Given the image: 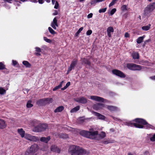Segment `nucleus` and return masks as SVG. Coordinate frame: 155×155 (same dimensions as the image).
<instances>
[{
    "label": "nucleus",
    "instance_id": "obj_1",
    "mask_svg": "<svg viewBox=\"0 0 155 155\" xmlns=\"http://www.w3.org/2000/svg\"><path fill=\"white\" fill-rule=\"evenodd\" d=\"M124 124L129 127L138 128L155 130V127L149 124L146 120L141 118H136L132 121L125 122Z\"/></svg>",
    "mask_w": 155,
    "mask_h": 155
},
{
    "label": "nucleus",
    "instance_id": "obj_2",
    "mask_svg": "<svg viewBox=\"0 0 155 155\" xmlns=\"http://www.w3.org/2000/svg\"><path fill=\"white\" fill-rule=\"evenodd\" d=\"M68 151L71 154V155H83L88 154L90 153L89 151H87L86 150L74 145L70 146Z\"/></svg>",
    "mask_w": 155,
    "mask_h": 155
},
{
    "label": "nucleus",
    "instance_id": "obj_3",
    "mask_svg": "<svg viewBox=\"0 0 155 155\" xmlns=\"http://www.w3.org/2000/svg\"><path fill=\"white\" fill-rule=\"evenodd\" d=\"M39 147L36 144H34L29 147L25 152V155H32L36 152L39 149Z\"/></svg>",
    "mask_w": 155,
    "mask_h": 155
},
{
    "label": "nucleus",
    "instance_id": "obj_4",
    "mask_svg": "<svg viewBox=\"0 0 155 155\" xmlns=\"http://www.w3.org/2000/svg\"><path fill=\"white\" fill-rule=\"evenodd\" d=\"M127 67L128 69L132 71H140L142 68V66L132 63L127 64Z\"/></svg>",
    "mask_w": 155,
    "mask_h": 155
},
{
    "label": "nucleus",
    "instance_id": "obj_5",
    "mask_svg": "<svg viewBox=\"0 0 155 155\" xmlns=\"http://www.w3.org/2000/svg\"><path fill=\"white\" fill-rule=\"evenodd\" d=\"M48 125L47 124H39L35 127L36 132H40L44 131L48 128Z\"/></svg>",
    "mask_w": 155,
    "mask_h": 155
},
{
    "label": "nucleus",
    "instance_id": "obj_6",
    "mask_svg": "<svg viewBox=\"0 0 155 155\" xmlns=\"http://www.w3.org/2000/svg\"><path fill=\"white\" fill-rule=\"evenodd\" d=\"M154 9H155V2H153L148 5L145 8L144 11V15H147L149 13L153 11Z\"/></svg>",
    "mask_w": 155,
    "mask_h": 155
},
{
    "label": "nucleus",
    "instance_id": "obj_7",
    "mask_svg": "<svg viewBox=\"0 0 155 155\" xmlns=\"http://www.w3.org/2000/svg\"><path fill=\"white\" fill-rule=\"evenodd\" d=\"M113 74L120 77L121 78H124L126 77L125 74L121 71L116 69H113L112 70Z\"/></svg>",
    "mask_w": 155,
    "mask_h": 155
},
{
    "label": "nucleus",
    "instance_id": "obj_8",
    "mask_svg": "<svg viewBox=\"0 0 155 155\" xmlns=\"http://www.w3.org/2000/svg\"><path fill=\"white\" fill-rule=\"evenodd\" d=\"M78 62V60L76 59H74L71 62L70 67L68 68L67 74H68L72 69H74L76 65L77 64Z\"/></svg>",
    "mask_w": 155,
    "mask_h": 155
},
{
    "label": "nucleus",
    "instance_id": "obj_9",
    "mask_svg": "<svg viewBox=\"0 0 155 155\" xmlns=\"http://www.w3.org/2000/svg\"><path fill=\"white\" fill-rule=\"evenodd\" d=\"M90 99L92 100L100 102H103L106 99L102 97L96 96H91L90 97Z\"/></svg>",
    "mask_w": 155,
    "mask_h": 155
},
{
    "label": "nucleus",
    "instance_id": "obj_10",
    "mask_svg": "<svg viewBox=\"0 0 155 155\" xmlns=\"http://www.w3.org/2000/svg\"><path fill=\"white\" fill-rule=\"evenodd\" d=\"M98 132L97 131H89V134H88V138L97 140L95 138L98 137L97 135L98 134Z\"/></svg>",
    "mask_w": 155,
    "mask_h": 155
},
{
    "label": "nucleus",
    "instance_id": "obj_11",
    "mask_svg": "<svg viewBox=\"0 0 155 155\" xmlns=\"http://www.w3.org/2000/svg\"><path fill=\"white\" fill-rule=\"evenodd\" d=\"M76 102L82 104H85L87 102V99L84 97H82L77 98L75 100Z\"/></svg>",
    "mask_w": 155,
    "mask_h": 155
},
{
    "label": "nucleus",
    "instance_id": "obj_12",
    "mask_svg": "<svg viewBox=\"0 0 155 155\" xmlns=\"http://www.w3.org/2000/svg\"><path fill=\"white\" fill-rule=\"evenodd\" d=\"M104 107L105 105L104 104L98 103L94 105L93 108L96 110H97L102 109Z\"/></svg>",
    "mask_w": 155,
    "mask_h": 155
},
{
    "label": "nucleus",
    "instance_id": "obj_13",
    "mask_svg": "<svg viewBox=\"0 0 155 155\" xmlns=\"http://www.w3.org/2000/svg\"><path fill=\"white\" fill-rule=\"evenodd\" d=\"M51 151L53 152H57L59 153L61 151V150L55 145H52L50 148Z\"/></svg>",
    "mask_w": 155,
    "mask_h": 155
},
{
    "label": "nucleus",
    "instance_id": "obj_14",
    "mask_svg": "<svg viewBox=\"0 0 155 155\" xmlns=\"http://www.w3.org/2000/svg\"><path fill=\"white\" fill-rule=\"evenodd\" d=\"M57 21L58 20H56L55 18H54L53 21L51 22V26L55 30L56 29V26L58 27L59 26Z\"/></svg>",
    "mask_w": 155,
    "mask_h": 155
},
{
    "label": "nucleus",
    "instance_id": "obj_15",
    "mask_svg": "<svg viewBox=\"0 0 155 155\" xmlns=\"http://www.w3.org/2000/svg\"><path fill=\"white\" fill-rule=\"evenodd\" d=\"M107 108L110 111H117L120 110L118 107L112 105H107Z\"/></svg>",
    "mask_w": 155,
    "mask_h": 155
},
{
    "label": "nucleus",
    "instance_id": "obj_16",
    "mask_svg": "<svg viewBox=\"0 0 155 155\" xmlns=\"http://www.w3.org/2000/svg\"><path fill=\"white\" fill-rule=\"evenodd\" d=\"M93 114L96 116L97 117L98 119L101 120H104L105 117L104 116L101 114L95 111L93 112Z\"/></svg>",
    "mask_w": 155,
    "mask_h": 155
},
{
    "label": "nucleus",
    "instance_id": "obj_17",
    "mask_svg": "<svg viewBox=\"0 0 155 155\" xmlns=\"http://www.w3.org/2000/svg\"><path fill=\"white\" fill-rule=\"evenodd\" d=\"M81 60L83 64H86L89 66L91 65V62L89 59L87 58H81Z\"/></svg>",
    "mask_w": 155,
    "mask_h": 155
},
{
    "label": "nucleus",
    "instance_id": "obj_18",
    "mask_svg": "<svg viewBox=\"0 0 155 155\" xmlns=\"http://www.w3.org/2000/svg\"><path fill=\"white\" fill-rule=\"evenodd\" d=\"M80 134L82 136L88 138L89 131H86L85 130H82L80 131L79 132Z\"/></svg>",
    "mask_w": 155,
    "mask_h": 155
},
{
    "label": "nucleus",
    "instance_id": "obj_19",
    "mask_svg": "<svg viewBox=\"0 0 155 155\" xmlns=\"http://www.w3.org/2000/svg\"><path fill=\"white\" fill-rule=\"evenodd\" d=\"M131 56L134 59H138L140 58L139 54L137 52L134 51L132 53Z\"/></svg>",
    "mask_w": 155,
    "mask_h": 155
},
{
    "label": "nucleus",
    "instance_id": "obj_20",
    "mask_svg": "<svg viewBox=\"0 0 155 155\" xmlns=\"http://www.w3.org/2000/svg\"><path fill=\"white\" fill-rule=\"evenodd\" d=\"M7 126L5 121L2 119H0V129H3L5 128Z\"/></svg>",
    "mask_w": 155,
    "mask_h": 155
},
{
    "label": "nucleus",
    "instance_id": "obj_21",
    "mask_svg": "<svg viewBox=\"0 0 155 155\" xmlns=\"http://www.w3.org/2000/svg\"><path fill=\"white\" fill-rule=\"evenodd\" d=\"M114 32V29L113 27L110 26L107 28V35L110 38L111 37V33H113Z\"/></svg>",
    "mask_w": 155,
    "mask_h": 155
},
{
    "label": "nucleus",
    "instance_id": "obj_22",
    "mask_svg": "<svg viewBox=\"0 0 155 155\" xmlns=\"http://www.w3.org/2000/svg\"><path fill=\"white\" fill-rule=\"evenodd\" d=\"M106 136V135L105 132L104 131H102L101 134H98V135H97L98 137L95 138L97 139V140H99L104 138Z\"/></svg>",
    "mask_w": 155,
    "mask_h": 155
},
{
    "label": "nucleus",
    "instance_id": "obj_23",
    "mask_svg": "<svg viewBox=\"0 0 155 155\" xmlns=\"http://www.w3.org/2000/svg\"><path fill=\"white\" fill-rule=\"evenodd\" d=\"M114 142L115 140H111L109 139H107L105 140H102L101 142V143L105 145L107 144L108 143H113Z\"/></svg>",
    "mask_w": 155,
    "mask_h": 155
},
{
    "label": "nucleus",
    "instance_id": "obj_24",
    "mask_svg": "<svg viewBox=\"0 0 155 155\" xmlns=\"http://www.w3.org/2000/svg\"><path fill=\"white\" fill-rule=\"evenodd\" d=\"M50 139L51 138L50 136H48L46 137H42L41 138L40 140L42 142L45 143H47L48 141L50 140Z\"/></svg>",
    "mask_w": 155,
    "mask_h": 155
},
{
    "label": "nucleus",
    "instance_id": "obj_25",
    "mask_svg": "<svg viewBox=\"0 0 155 155\" xmlns=\"http://www.w3.org/2000/svg\"><path fill=\"white\" fill-rule=\"evenodd\" d=\"M36 104L39 106H43L45 105L44 99H41L36 101Z\"/></svg>",
    "mask_w": 155,
    "mask_h": 155
},
{
    "label": "nucleus",
    "instance_id": "obj_26",
    "mask_svg": "<svg viewBox=\"0 0 155 155\" xmlns=\"http://www.w3.org/2000/svg\"><path fill=\"white\" fill-rule=\"evenodd\" d=\"M39 139L37 137L31 135V136H30L29 137V140L31 141L36 142L39 141Z\"/></svg>",
    "mask_w": 155,
    "mask_h": 155
},
{
    "label": "nucleus",
    "instance_id": "obj_27",
    "mask_svg": "<svg viewBox=\"0 0 155 155\" xmlns=\"http://www.w3.org/2000/svg\"><path fill=\"white\" fill-rule=\"evenodd\" d=\"M18 132L19 134L22 137H23L25 136V131L23 130L22 128L18 129Z\"/></svg>",
    "mask_w": 155,
    "mask_h": 155
},
{
    "label": "nucleus",
    "instance_id": "obj_28",
    "mask_svg": "<svg viewBox=\"0 0 155 155\" xmlns=\"http://www.w3.org/2000/svg\"><path fill=\"white\" fill-rule=\"evenodd\" d=\"M64 109V107L63 106H60L54 110L55 113L61 112Z\"/></svg>",
    "mask_w": 155,
    "mask_h": 155
},
{
    "label": "nucleus",
    "instance_id": "obj_29",
    "mask_svg": "<svg viewBox=\"0 0 155 155\" xmlns=\"http://www.w3.org/2000/svg\"><path fill=\"white\" fill-rule=\"evenodd\" d=\"M43 99L44 101L45 104L46 103L48 104L51 103L53 101V99L52 98H44Z\"/></svg>",
    "mask_w": 155,
    "mask_h": 155
},
{
    "label": "nucleus",
    "instance_id": "obj_30",
    "mask_svg": "<svg viewBox=\"0 0 155 155\" xmlns=\"http://www.w3.org/2000/svg\"><path fill=\"white\" fill-rule=\"evenodd\" d=\"M22 64L26 68H30L31 66V64L28 61H24L22 62Z\"/></svg>",
    "mask_w": 155,
    "mask_h": 155
},
{
    "label": "nucleus",
    "instance_id": "obj_31",
    "mask_svg": "<svg viewBox=\"0 0 155 155\" xmlns=\"http://www.w3.org/2000/svg\"><path fill=\"white\" fill-rule=\"evenodd\" d=\"M151 26V25L150 24H149L147 25L144 26H142L141 28L142 30L145 31H147L149 30L150 28V26Z\"/></svg>",
    "mask_w": 155,
    "mask_h": 155
},
{
    "label": "nucleus",
    "instance_id": "obj_32",
    "mask_svg": "<svg viewBox=\"0 0 155 155\" xmlns=\"http://www.w3.org/2000/svg\"><path fill=\"white\" fill-rule=\"evenodd\" d=\"M145 36L144 35H143L142 36L139 37L137 39V44H140L143 41L144 38H145Z\"/></svg>",
    "mask_w": 155,
    "mask_h": 155
},
{
    "label": "nucleus",
    "instance_id": "obj_33",
    "mask_svg": "<svg viewBox=\"0 0 155 155\" xmlns=\"http://www.w3.org/2000/svg\"><path fill=\"white\" fill-rule=\"evenodd\" d=\"M64 81H62L57 86H55L53 89V91H55L58 89L60 88L62 86V84L63 83H64Z\"/></svg>",
    "mask_w": 155,
    "mask_h": 155
},
{
    "label": "nucleus",
    "instance_id": "obj_34",
    "mask_svg": "<svg viewBox=\"0 0 155 155\" xmlns=\"http://www.w3.org/2000/svg\"><path fill=\"white\" fill-rule=\"evenodd\" d=\"M80 109V106H77L75 107L72 108L70 111L71 113H74L78 110Z\"/></svg>",
    "mask_w": 155,
    "mask_h": 155
},
{
    "label": "nucleus",
    "instance_id": "obj_35",
    "mask_svg": "<svg viewBox=\"0 0 155 155\" xmlns=\"http://www.w3.org/2000/svg\"><path fill=\"white\" fill-rule=\"evenodd\" d=\"M6 93V91L3 87H0V95H4Z\"/></svg>",
    "mask_w": 155,
    "mask_h": 155
},
{
    "label": "nucleus",
    "instance_id": "obj_36",
    "mask_svg": "<svg viewBox=\"0 0 155 155\" xmlns=\"http://www.w3.org/2000/svg\"><path fill=\"white\" fill-rule=\"evenodd\" d=\"M32 101L31 100L28 101L27 103L26 107L27 108H30L32 107L33 104H31Z\"/></svg>",
    "mask_w": 155,
    "mask_h": 155
},
{
    "label": "nucleus",
    "instance_id": "obj_37",
    "mask_svg": "<svg viewBox=\"0 0 155 155\" xmlns=\"http://www.w3.org/2000/svg\"><path fill=\"white\" fill-rule=\"evenodd\" d=\"M48 30L49 32L51 34L54 35L56 34V32L54 31L53 29H52L51 27H49Z\"/></svg>",
    "mask_w": 155,
    "mask_h": 155
},
{
    "label": "nucleus",
    "instance_id": "obj_38",
    "mask_svg": "<svg viewBox=\"0 0 155 155\" xmlns=\"http://www.w3.org/2000/svg\"><path fill=\"white\" fill-rule=\"evenodd\" d=\"M5 69V65L2 62H0V70H3Z\"/></svg>",
    "mask_w": 155,
    "mask_h": 155
},
{
    "label": "nucleus",
    "instance_id": "obj_39",
    "mask_svg": "<svg viewBox=\"0 0 155 155\" xmlns=\"http://www.w3.org/2000/svg\"><path fill=\"white\" fill-rule=\"evenodd\" d=\"M83 29V27H81L78 31L75 34V35L76 36H78V35L80 34V33L81 32V31H82Z\"/></svg>",
    "mask_w": 155,
    "mask_h": 155
},
{
    "label": "nucleus",
    "instance_id": "obj_40",
    "mask_svg": "<svg viewBox=\"0 0 155 155\" xmlns=\"http://www.w3.org/2000/svg\"><path fill=\"white\" fill-rule=\"evenodd\" d=\"M118 0H112V1L110 2L109 5V7H110L114 5L116 3L117 1Z\"/></svg>",
    "mask_w": 155,
    "mask_h": 155
},
{
    "label": "nucleus",
    "instance_id": "obj_41",
    "mask_svg": "<svg viewBox=\"0 0 155 155\" xmlns=\"http://www.w3.org/2000/svg\"><path fill=\"white\" fill-rule=\"evenodd\" d=\"M86 119L85 118L84 116L80 117H79V121L81 123H83L84 121Z\"/></svg>",
    "mask_w": 155,
    "mask_h": 155
},
{
    "label": "nucleus",
    "instance_id": "obj_42",
    "mask_svg": "<svg viewBox=\"0 0 155 155\" xmlns=\"http://www.w3.org/2000/svg\"><path fill=\"white\" fill-rule=\"evenodd\" d=\"M44 40L46 42L50 43L52 42V41L51 40L47 38L46 37H44Z\"/></svg>",
    "mask_w": 155,
    "mask_h": 155
},
{
    "label": "nucleus",
    "instance_id": "obj_43",
    "mask_svg": "<svg viewBox=\"0 0 155 155\" xmlns=\"http://www.w3.org/2000/svg\"><path fill=\"white\" fill-rule=\"evenodd\" d=\"M107 9V8H104L100 9L99 10V12L100 13H104L106 11Z\"/></svg>",
    "mask_w": 155,
    "mask_h": 155
},
{
    "label": "nucleus",
    "instance_id": "obj_44",
    "mask_svg": "<svg viewBox=\"0 0 155 155\" xmlns=\"http://www.w3.org/2000/svg\"><path fill=\"white\" fill-rule=\"evenodd\" d=\"M98 1V0H91L90 2L91 5H95L96 3L99 2Z\"/></svg>",
    "mask_w": 155,
    "mask_h": 155
},
{
    "label": "nucleus",
    "instance_id": "obj_45",
    "mask_svg": "<svg viewBox=\"0 0 155 155\" xmlns=\"http://www.w3.org/2000/svg\"><path fill=\"white\" fill-rule=\"evenodd\" d=\"M116 8H113L110 11V15H113L116 12Z\"/></svg>",
    "mask_w": 155,
    "mask_h": 155
},
{
    "label": "nucleus",
    "instance_id": "obj_46",
    "mask_svg": "<svg viewBox=\"0 0 155 155\" xmlns=\"http://www.w3.org/2000/svg\"><path fill=\"white\" fill-rule=\"evenodd\" d=\"M150 140L152 142L155 141V134L150 138Z\"/></svg>",
    "mask_w": 155,
    "mask_h": 155
},
{
    "label": "nucleus",
    "instance_id": "obj_47",
    "mask_svg": "<svg viewBox=\"0 0 155 155\" xmlns=\"http://www.w3.org/2000/svg\"><path fill=\"white\" fill-rule=\"evenodd\" d=\"M122 10L123 11H125L127 10V6L126 5H123L121 7Z\"/></svg>",
    "mask_w": 155,
    "mask_h": 155
},
{
    "label": "nucleus",
    "instance_id": "obj_48",
    "mask_svg": "<svg viewBox=\"0 0 155 155\" xmlns=\"http://www.w3.org/2000/svg\"><path fill=\"white\" fill-rule=\"evenodd\" d=\"M92 31L91 30H88L86 32V35H90L92 33Z\"/></svg>",
    "mask_w": 155,
    "mask_h": 155
},
{
    "label": "nucleus",
    "instance_id": "obj_49",
    "mask_svg": "<svg viewBox=\"0 0 155 155\" xmlns=\"http://www.w3.org/2000/svg\"><path fill=\"white\" fill-rule=\"evenodd\" d=\"M59 4L57 1H56V3H55V5L54 6V8L55 9H58L59 7Z\"/></svg>",
    "mask_w": 155,
    "mask_h": 155
},
{
    "label": "nucleus",
    "instance_id": "obj_50",
    "mask_svg": "<svg viewBox=\"0 0 155 155\" xmlns=\"http://www.w3.org/2000/svg\"><path fill=\"white\" fill-rule=\"evenodd\" d=\"M110 117H112L113 118V119L114 120H115L116 121H121V120H120L118 118L115 117H114L112 116V115H110Z\"/></svg>",
    "mask_w": 155,
    "mask_h": 155
},
{
    "label": "nucleus",
    "instance_id": "obj_51",
    "mask_svg": "<svg viewBox=\"0 0 155 155\" xmlns=\"http://www.w3.org/2000/svg\"><path fill=\"white\" fill-rule=\"evenodd\" d=\"M36 51L37 52H41V49L39 47H36L35 48Z\"/></svg>",
    "mask_w": 155,
    "mask_h": 155
},
{
    "label": "nucleus",
    "instance_id": "obj_52",
    "mask_svg": "<svg viewBox=\"0 0 155 155\" xmlns=\"http://www.w3.org/2000/svg\"><path fill=\"white\" fill-rule=\"evenodd\" d=\"M17 64L18 62L16 61L12 60V64L13 65L15 66Z\"/></svg>",
    "mask_w": 155,
    "mask_h": 155
},
{
    "label": "nucleus",
    "instance_id": "obj_53",
    "mask_svg": "<svg viewBox=\"0 0 155 155\" xmlns=\"http://www.w3.org/2000/svg\"><path fill=\"white\" fill-rule=\"evenodd\" d=\"M93 14L92 13L89 14L87 16V18H92Z\"/></svg>",
    "mask_w": 155,
    "mask_h": 155
},
{
    "label": "nucleus",
    "instance_id": "obj_54",
    "mask_svg": "<svg viewBox=\"0 0 155 155\" xmlns=\"http://www.w3.org/2000/svg\"><path fill=\"white\" fill-rule=\"evenodd\" d=\"M5 69V70L3 71V72L6 74H8L9 72L8 70L6 68Z\"/></svg>",
    "mask_w": 155,
    "mask_h": 155
},
{
    "label": "nucleus",
    "instance_id": "obj_55",
    "mask_svg": "<svg viewBox=\"0 0 155 155\" xmlns=\"http://www.w3.org/2000/svg\"><path fill=\"white\" fill-rule=\"evenodd\" d=\"M124 36L126 38H129L130 37V35L128 33L126 32Z\"/></svg>",
    "mask_w": 155,
    "mask_h": 155
},
{
    "label": "nucleus",
    "instance_id": "obj_56",
    "mask_svg": "<svg viewBox=\"0 0 155 155\" xmlns=\"http://www.w3.org/2000/svg\"><path fill=\"white\" fill-rule=\"evenodd\" d=\"M52 15H58V11L56 10H55L54 11V12L53 13Z\"/></svg>",
    "mask_w": 155,
    "mask_h": 155
},
{
    "label": "nucleus",
    "instance_id": "obj_57",
    "mask_svg": "<svg viewBox=\"0 0 155 155\" xmlns=\"http://www.w3.org/2000/svg\"><path fill=\"white\" fill-rule=\"evenodd\" d=\"M30 136H31V135L30 134H28V135H25V138L29 140V137H30Z\"/></svg>",
    "mask_w": 155,
    "mask_h": 155
},
{
    "label": "nucleus",
    "instance_id": "obj_58",
    "mask_svg": "<svg viewBox=\"0 0 155 155\" xmlns=\"http://www.w3.org/2000/svg\"><path fill=\"white\" fill-rule=\"evenodd\" d=\"M38 2L40 4H42L44 3V0H38Z\"/></svg>",
    "mask_w": 155,
    "mask_h": 155
},
{
    "label": "nucleus",
    "instance_id": "obj_59",
    "mask_svg": "<svg viewBox=\"0 0 155 155\" xmlns=\"http://www.w3.org/2000/svg\"><path fill=\"white\" fill-rule=\"evenodd\" d=\"M71 84V82H68L66 84L65 86L68 88Z\"/></svg>",
    "mask_w": 155,
    "mask_h": 155
},
{
    "label": "nucleus",
    "instance_id": "obj_60",
    "mask_svg": "<svg viewBox=\"0 0 155 155\" xmlns=\"http://www.w3.org/2000/svg\"><path fill=\"white\" fill-rule=\"evenodd\" d=\"M151 41V40L150 39H149L147 40H146L144 41V43L147 44V43Z\"/></svg>",
    "mask_w": 155,
    "mask_h": 155
},
{
    "label": "nucleus",
    "instance_id": "obj_61",
    "mask_svg": "<svg viewBox=\"0 0 155 155\" xmlns=\"http://www.w3.org/2000/svg\"><path fill=\"white\" fill-rule=\"evenodd\" d=\"M150 78L152 80H155V75L150 77Z\"/></svg>",
    "mask_w": 155,
    "mask_h": 155
},
{
    "label": "nucleus",
    "instance_id": "obj_62",
    "mask_svg": "<svg viewBox=\"0 0 155 155\" xmlns=\"http://www.w3.org/2000/svg\"><path fill=\"white\" fill-rule=\"evenodd\" d=\"M40 52H36L35 53V54L37 56H40L41 54L39 53Z\"/></svg>",
    "mask_w": 155,
    "mask_h": 155
},
{
    "label": "nucleus",
    "instance_id": "obj_63",
    "mask_svg": "<svg viewBox=\"0 0 155 155\" xmlns=\"http://www.w3.org/2000/svg\"><path fill=\"white\" fill-rule=\"evenodd\" d=\"M67 87L65 86L64 87L61 88V90L64 91L67 89Z\"/></svg>",
    "mask_w": 155,
    "mask_h": 155
},
{
    "label": "nucleus",
    "instance_id": "obj_64",
    "mask_svg": "<svg viewBox=\"0 0 155 155\" xmlns=\"http://www.w3.org/2000/svg\"><path fill=\"white\" fill-rule=\"evenodd\" d=\"M110 131L111 132H114L115 131V130L113 128H111L110 129Z\"/></svg>",
    "mask_w": 155,
    "mask_h": 155
}]
</instances>
